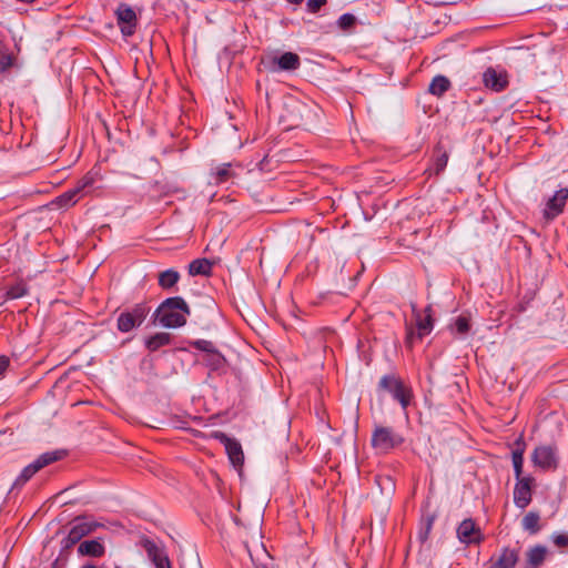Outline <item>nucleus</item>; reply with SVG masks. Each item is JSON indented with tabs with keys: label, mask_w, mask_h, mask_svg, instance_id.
I'll return each instance as SVG.
<instances>
[{
	"label": "nucleus",
	"mask_w": 568,
	"mask_h": 568,
	"mask_svg": "<svg viewBox=\"0 0 568 568\" xmlns=\"http://www.w3.org/2000/svg\"><path fill=\"white\" fill-rule=\"evenodd\" d=\"M429 308L426 310L427 314L422 317L420 315L416 318V326H417V337L420 339L425 335L429 334L433 329V320L429 313Z\"/></svg>",
	"instance_id": "393cba45"
},
{
	"label": "nucleus",
	"mask_w": 568,
	"mask_h": 568,
	"mask_svg": "<svg viewBox=\"0 0 568 568\" xmlns=\"http://www.w3.org/2000/svg\"><path fill=\"white\" fill-rule=\"evenodd\" d=\"M568 200V189L558 190L552 197L546 203L544 215L547 220H554L560 213H562L566 202Z\"/></svg>",
	"instance_id": "9b49d317"
},
{
	"label": "nucleus",
	"mask_w": 568,
	"mask_h": 568,
	"mask_svg": "<svg viewBox=\"0 0 568 568\" xmlns=\"http://www.w3.org/2000/svg\"><path fill=\"white\" fill-rule=\"evenodd\" d=\"M256 568H267V567H266V566H264V565H261V566H260V565H257V566H256Z\"/></svg>",
	"instance_id": "ea45409f"
},
{
	"label": "nucleus",
	"mask_w": 568,
	"mask_h": 568,
	"mask_svg": "<svg viewBox=\"0 0 568 568\" xmlns=\"http://www.w3.org/2000/svg\"><path fill=\"white\" fill-rule=\"evenodd\" d=\"M150 307L145 303L135 304L131 310L122 312L116 321L118 329L128 333L139 327L146 318Z\"/></svg>",
	"instance_id": "7ed1b4c3"
},
{
	"label": "nucleus",
	"mask_w": 568,
	"mask_h": 568,
	"mask_svg": "<svg viewBox=\"0 0 568 568\" xmlns=\"http://www.w3.org/2000/svg\"><path fill=\"white\" fill-rule=\"evenodd\" d=\"M450 88V81L444 75H436L430 84L429 92L434 95L440 97Z\"/></svg>",
	"instance_id": "b1692460"
},
{
	"label": "nucleus",
	"mask_w": 568,
	"mask_h": 568,
	"mask_svg": "<svg viewBox=\"0 0 568 568\" xmlns=\"http://www.w3.org/2000/svg\"><path fill=\"white\" fill-rule=\"evenodd\" d=\"M552 540L557 547L568 546V535L567 534H557L554 536Z\"/></svg>",
	"instance_id": "c9c22d12"
},
{
	"label": "nucleus",
	"mask_w": 568,
	"mask_h": 568,
	"mask_svg": "<svg viewBox=\"0 0 568 568\" xmlns=\"http://www.w3.org/2000/svg\"><path fill=\"white\" fill-rule=\"evenodd\" d=\"M80 197L81 195L79 194L78 190L73 187L59 195L55 199V203L59 207H68L74 205L80 200Z\"/></svg>",
	"instance_id": "a878e982"
},
{
	"label": "nucleus",
	"mask_w": 568,
	"mask_h": 568,
	"mask_svg": "<svg viewBox=\"0 0 568 568\" xmlns=\"http://www.w3.org/2000/svg\"><path fill=\"white\" fill-rule=\"evenodd\" d=\"M326 2L327 0H307L306 7L310 12L316 13Z\"/></svg>",
	"instance_id": "f704fd0d"
},
{
	"label": "nucleus",
	"mask_w": 568,
	"mask_h": 568,
	"mask_svg": "<svg viewBox=\"0 0 568 568\" xmlns=\"http://www.w3.org/2000/svg\"><path fill=\"white\" fill-rule=\"evenodd\" d=\"M193 346L196 349L207 353L209 355H213L216 357V367L221 366L224 362V357L215 349L212 342L206 339H199L193 343Z\"/></svg>",
	"instance_id": "4be33fe9"
},
{
	"label": "nucleus",
	"mask_w": 568,
	"mask_h": 568,
	"mask_svg": "<svg viewBox=\"0 0 568 568\" xmlns=\"http://www.w3.org/2000/svg\"><path fill=\"white\" fill-rule=\"evenodd\" d=\"M187 315H190V307L180 296L166 298L155 312L159 323L169 328L185 325Z\"/></svg>",
	"instance_id": "f257e3e1"
},
{
	"label": "nucleus",
	"mask_w": 568,
	"mask_h": 568,
	"mask_svg": "<svg viewBox=\"0 0 568 568\" xmlns=\"http://www.w3.org/2000/svg\"><path fill=\"white\" fill-rule=\"evenodd\" d=\"M180 280V273L175 270H166L159 274V285L163 290L173 287Z\"/></svg>",
	"instance_id": "5701e85b"
},
{
	"label": "nucleus",
	"mask_w": 568,
	"mask_h": 568,
	"mask_svg": "<svg viewBox=\"0 0 568 568\" xmlns=\"http://www.w3.org/2000/svg\"><path fill=\"white\" fill-rule=\"evenodd\" d=\"M379 386L389 392L399 402L403 409L408 407L412 399V390L399 378L392 375L383 376L379 381Z\"/></svg>",
	"instance_id": "20e7f679"
},
{
	"label": "nucleus",
	"mask_w": 568,
	"mask_h": 568,
	"mask_svg": "<svg viewBox=\"0 0 568 568\" xmlns=\"http://www.w3.org/2000/svg\"><path fill=\"white\" fill-rule=\"evenodd\" d=\"M452 331L458 334H466L469 331V322L467 317L459 316L452 325Z\"/></svg>",
	"instance_id": "2f4dec72"
},
{
	"label": "nucleus",
	"mask_w": 568,
	"mask_h": 568,
	"mask_svg": "<svg viewBox=\"0 0 568 568\" xmlns=\"http://www.w3.org/2000/svg\"><path fill=\"white\" fill-rule=\"evenodd\" d=\"M97 181V173L88 172L74 186L78 190L79 194L82 196L84 191L91 187Z\"/></svg>",
	"instance_id": "c85d7f7f"
},
{
	"label": "nucleus",
	"mask_w": 568,
	"mask_h": 568,
	"mask_svg": "<svg viewBox=\"0 0 568 568\" xmlns=\"http://www.w3.org/2000/svg\"><path fill=\"white\" fill-rule=\"evenodd\" d=\"M141 545L156 568H171L168 556L154 541L144 538L141 540Z\"/></svg>",
	"instance_id": "f8f14e48"
},
{
	"label": "nucleus",
	"mask_w": 568,
	"mask_h": 568,
	"mask_svg": "<svg viewBox=\"0 0 568 568\" xmlns=\"http://www.w3.org/2000/svg\"><path fill=\"white\" fill-rule=\"evenodd\" d=\"M217 438H220L222 443H224L229 459L233 464V466H242L244 462V454L241 445L237 442L226 437L224 434H221L220 436H217Z\"/></svg>",
	"instance_id": "dca6fc26"
},
{
	"label": "nucleus",
	"mask_w": 568,
	"mask_h": 568,
	"mask_svg": "<svg viewBox=\"0 0 568 568\" xmlns=\"http://www.w3.org/2000/svg\"><path fill=\"white\" fill-rule=\"evenodd\" d=\"M10 361L7 356H0V376L7 371L9 367Z\"/></svg>",
	"instance_id": "e433bc0d"
},
{
	"label": "nucleus",
	"mask_w": 568,
	"mask_h": 568,
	"mask_svg": "<svg viewBox=\"0 0 568 568\" xmlns=\"http://www.w3.org/2000/svg\"><path fill=\"white\" fill-rule=\"evenodd\" d=\"M212 263L206 258H197L190 263L189 273L192 276L204 275L207 276L211 274Z\"/></svg>",
	"instance_id": "aec40b11"
},
{
	"label": "nucleus",
	"mask_w": 568,
	"mask_h": 568,
	"mask_svg": "<svg viewBox=\"0 0 568 568\" xmlns=\"http://www.w3.org/2000/svg\"><path fill=\"white\" fill-rule=\"evenodd\" d=\"M26 294H27V286H26V284H23V283H21V282H20V283H17V284H14V285H12V286L8 290V292H7V296H8L9 298H12V300H14V298H19V297H22V296H24Z\"/></svg>",
	"instance_id": "7c9ffc66"
},
{
	"label": "nucleus",
	"mask_w": 568,
	"mask_h": 568,
	"mask_svg": "<svg viewBox=\"0 0 568 568\" xmlns=\"http://www.w3.org/2000/svg\"><path fill=\"white\" fill-rule=\"evenodd\" d=\"M403 442L404 438L402 435L396 433L392 427L382 425L375 426L371 438L373 448L383 454L399 446Z\"/></svg>",
	"instance_id": "f03ea898"
},
{
	"label": "nucleus",
	"mask_w": 568,
	"mask_h": 568,
	"mask_svg": "<svg viewBox=\"0 0 568 568\" xmlns=\"http://www.w3.org/2000/svg\"><path fill=\"white\" fill-rule=\"evenodd\" d=\"M548 549L545 546L537 545L526 552V562L528 568H538L545 561Z\"/></svg>",
	"instance_id": "a211bd4d"
},
{
	"label": "nucleus",
	"mask_w": 568,
	"mask_h": 568,
	"mask_svg": "<svg viewBox=\"0 0 568 568\" xmlns=\"http://www.w3.org/2000/svg\"><path fill=\"white\" fill-rule=\"evenodd\" d=\"M58 458L59 456L57 453H45L39 456L33 463L22 469L21 474L13 484V488L24 485L34 474H37L43 467L58 460Z\"/></svg>",
	"instance_id": "423d86ee"
},
{
	"label": "nucleus",
	"mask_w": 568,
	"mask_h": 568,
	"mask_svg": "<svg viewBox=\"0 0 568 568\" xmlns=\"http://www.w3.org/2000/svg\"><path fill=\"white\" fill-rule=\"evenodd\" d=\"M532 481L531 477H520L517 479L514 489V501L521 509L526 508L531 501Z\"/></svg>",
	"instance_id": "9d476101"
},
{
	"label": "nucleus",
	"mask_w": 568,
	"mask_h": 568,
	"mask_svg": "<svg viewBox=\"0 0 568 568\" xmlns=\"http://www.w3.org/2000/svg\"><path fill=\"white\" fill-rule=\"evenodd\" d=\"M78 551L81 555L100 557L104 554V547L98 540H85L79 545Z\"/></svg>",
	"instance_id": "6ab92c4d"
},
{
	"label": "nucleus",
	"mask_w": 568,
	"mask_h": 568,
	"mask_svg": "<svg viewBox=\"0 0 568 568\" xmlns=\"http://www.w3.org/2000/svg\"><path fill=\"white\" fill-rule=\"evenodd\" d=\"M355 17L351 13H344L339 17L337 24L341 29L347 30L355 24Z\"/></svg>",
	"instance_id": "72a5a7b5"
},
{
	"label": "nucleus",
	"mask_w": 568,
	"mask_h": 568,
	"mask_svg": "<svg viewBox=\"0 0 568 568\" xmlns=\"http://www.w3.org/2000/svg\"><path fill=\"white\" fill-rule=\"evenodd\" d=\"M539 520L540 517L538 513L529 511L523 518V528L529 531L530 534H537L540 530Z\"/></svg>",
	"instance_id": "bb28decb"
},
{
	"label": "nucleus",
	"mask_w": 568,
	"mask_h": 568,
	"mask_svg": "<svg viewBox=\"0 0 568 568\" xmlns=\"http://www.w3.org/2000/svg\"><path fill=\"white\" fill-rule=\"evenodd\" d=\"M231 163H223L211 171V180L214 184H223L235 178Z\"/></svg>",
	"instance_id": "f3484780"
},
{
	"label": "nucleus",
	"mask_w": 568,
	"mask_h": 568,
	"mask_svg": "<svg viewBox=\"0 0 568 568\" xmlns=\"http://www.w3.org/2000/svg\"><path fill=\"white\" fill-rule=\"evenodd\" d=\"M483 81L486 88L496 92L503 91L508 85L507 73L488 68L483 74Z\"/></svg>",
	"instance_id": "ddd939ff"
},
{
	"label": "nucleus",
	"mask_w": 568,
	"mask_h": 568,
	"mask_svg": "<svg viewBox=\"0 0 568 568\" xmlns=\"http://www.w3.org/2000/svg\"><path fill=\"white\" fill-rule=\"evenodd\" d=\"M100 525L94 521L77 518L69 530L68 536L62 541L63 547L70 548L79 542L84 536L93 532Z\"/></svg>",
	"instance_id": "0eeeda50"
},
{
	"label": "nucleus",
	"mask_w": 568,
	"mask_h": 568,
	"mask_svg": "<svg viewBox=\"0 0 568 568\" xmlns=\"http://www.w3.org/2000/svg\"><path fill=\"white\" fill-rule=\"evenodd\" d=\"M414 337H415L414 333H413V332H409V333L407 334V343H409V344H410V343H413Z\"/></svg>",
	"instance_id": "4c0bfd02"
},
{
	"label": "nucleus",
	"mask_w": 568,
	"mask_h": 568,
	"mask_svg": "<svg viewBox=\"0 0 568 568\" xmlns=\"http://www.w3.org/2000/svg\"><path fill=\"white\" fill-rule=\"evenodd\" d=\"M519 560V551L504 547L499 554L490 557L484 568H514Z\"/></svg>",
	"instance_id": "6e6552de"
},
{
	"label": "nucleus",
	"mask_w": 568,
	"mask_h": 568,
	"mask_svg": "<svg viewBox=\"0 0 568 568\" xmlns=\"http://www.w3.org/2000/svg\"><path fill=\"white\" fill-rule=\"evenodd\" d=\"M211 356V363L216 366V357H214L213 355H210Z\"/></svg>",
	"instance_id": "58836bf2"
},
{
	"label": "nucleus",
	"mask_w": 568,
	"mask_h": 568,
	"mask_svg": "<svg viewBox=\"0 0 568 568\" xmlns=\"http://www.w3.org/2000/svg\"><path fill=\"white\" fill-rule=\"evenodd\" d=\"M535 466L542 470H555L558 467L557 447L552 445H540L532 453Z\"/></svg>",
	"instance_id": "39448f33"
},
{
	"label": "nucleus",
	"mask_w": 568,
	"mask_h": 568,
	"mask_svg": "<svg viewBox=\"0 0 568 568\" xmlns=\"http://www.w3.org/2000/svg\"><path fill=\"white\" fill-rule=\"evenodd\" d=\"M118 24L124 37H130L135 31L136 14L131 7L121 3L115 11Z\"/></svg>",
	"instance_id": "1a4fd4ad"
},
{
	"label": "nucleus",
	"mask_w": 568,
	"mask_h": 568,
	"mask_svg": "<svg viewBox=\"0 0 568 568\" xmlns=\"http://www.w3.org/2000/svg\"><path fill=\"white\" fill-rule=\"evenodd\" d=\"M271 63L272 71H293L300 68L301 60L296 53L285 52L281 57H273Z\"/></svg>",
	"instance_id": "4468645a"
},
{
	"label": "nucleus",
	"mask_w": 568,
	"mask_h": 568,
	"mask_svg": "<svg viewBox=\"0 0 568 568\" xmlns=\"http://www.w3.org/2000/svg\"><path fill=\"white\" fill-rule=\"evenodd\" d=\"M457 536L464 544L480 541V531L471 519H466L458 526Z\"/></svg>",
	"instance_id": "2eb2a0df"
},
{
	"label": "nucleus",
	"mask_w": 568,
	"mask_h": 568,
	"mask_svg": "<svg viewBox=\"0 0 568 568\" xmlns=\"http://www.w3.org/2000/svg\"><path fill=\"white\" fill-rule=\"evenodd\" d=\"M13 57L7 51L0 50V74L11 68Z\"/></svg>",
	"instance_id": "473e14b6"
},
{
	"label": "nucleus",
	"mask_w": 568,
	"mask_h": 568,
	"mask_svg": "<svg viewBox=\"0 0 568 568\" xmlns=\"http://www.w3.org/2000/svg\"><path fill=\"white\" fill-rule=\"evenodd\" d=\"M515 477L519 479L523 474V465H524V452L521 449L514 450L511 454Z\"/></svg>",
	"instance_id": "c756f323"
},
{
	"label": "nucleus",
	"mask_w": 568,
	"mask_h": 568,
	"mask_svg": "<svg viewBox=\"0 0 568 568\" xmlns=\"http://www.w3.org/2000/svg\"><path fill=\"white\" fill-rule=\"evenodd\" d=\"M435 152L436 156L434 160V171L436 174H439L445 170L447 165L448 154L446 151H443L442 148H437Z\"/></svg>",
	"instance_id": "cd10ccee"
},
{
	"label": "nucleus",
	"mask_w": 568,
	"mask_h": 568,
	"mask_svg": "<svg viewBox=\"0 0 568 568\" xmlns=\"http://www.w3.org/2000/svg\"><path fill=\"white\" fill-rule=\"evenodd\" d=\"M170 342L171 335L169 333H156L146 339L145 346L150 352H155L162 346L169 345Z\"/></svg>",
	"instance_id": "412c9836"
}]
</instances>
